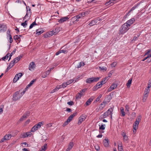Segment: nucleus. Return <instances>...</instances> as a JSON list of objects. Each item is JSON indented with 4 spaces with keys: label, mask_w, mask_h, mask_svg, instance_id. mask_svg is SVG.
I'll return each instance as SVG.
<instances>
[{
    "label": "nucleus",
    "mask_w": 151,
    "mask_h": 151,
    "mask_svg": "<svg viewBox=\"0 0 151 151\" xmlns=\"http://www.w3.org/2000/svg\"><path fill=\"white\" fill-rule=\"evenodd\" d=\"M129 27L126 23H124L122 25L120 28L119 34L120 35L124 34L129 30Z\"/></svg>",
    "instance_id": "obj_1"
},
{
    "label": "nucleus",
    "mask_w": 151,
    "mask_h": 151,
    "mask_svg": "<svg viewBox=\"0 0 151 151\" xmlns=\"http://www.w3.org/2000/svg\"><path fill=\"white\" fill-rule=\"evenodd\" d=\"M20 90L16 91L13 95V100L14 101H17L19 100L24 95L22 92L20 93Z\"/></svg>",
    "instance_id": "obj_2"
},
{
    "label": "nucleus",
    "mask_w": 151,
    "mask_h": 151,
    "mask_svg": "<svg viewBox=\"0 0 151 151\" xmlns=\"http://www.w3.org/2000/svg\"><path fill=\"white\" fill-rule=\"evenodd\" d=\"M141 120V117L139 116L136 119L133 126V132H135L136 130L137 129L139 122Z\"/></svg>",
    "instance_id": "obj_3"
},
{
    "label": "nucleus",
    "mask_w": 151,
    "mask_h": 151,
    "mask_svg": "<svg viewBox=\"0 0 151 151\" xmlns=\"http://www.w3.org/2000/svg\"><path fill=\"white\" fill-rule=\"evenodd\" d=\"M113 110V109L112 108L109 109L106 112L104 113L102 115V118L103 119L105 118L109 115H110L111 117L112 118Z\"/></svg>",
    "instance_id": "obj_4"
},
{
    "label": "nucleus",
    "mask_w": 151,
    "mask_h": 151,
    "mask_svg": "<svg viewBox=\"0 0 151 151\" xmlns=\"http://www.w3.org/2000/svg\"><path fill=\"white\" fill-rule=\"evenodd\" d=\"M100 79L99 77H92L91 78H89L86 79V82L87 83H91L94 82L98 81Z\"/></svg>",
    "instance_id": "obj_5"
},
{
    "label": "nucleus",
    "mask_w": 151,
    "mask_h": 151,
    "mask_svg": "<svg viewBox=\"0 0 151 151\" xmlns=\"http://www.w3.org/2000/svg\"><path fill=\"white\" fill-rule=\"evenodd\" d=\"M58 28H56L53 29L52 31L48 33L49 35H48V36L50 37L53 35H56L60 30Z\"/></svg>",
    "instance_id": "obj_6"
},
{
    "label": "nucleus",
    "mask_w": 151,
    "mask_h": 151,
    "mask_svg": "<svg viewBox=\"0 0 151 151\" xmlns=\"http://www.w3.org/2000/svg\"><path fill=\"white\" fill-rule=\"evenodd\" d=\"M86 117V116L85 115L83 114L81 115L79 118L78 124V125H80L83 121L85 120Z\"/></svg>",
    "instance_id": "obj_7"
},
{
    "label": "nucleus",
    "mask_w": 151,
    "mask_h": 151,
    "mask_svg": "<svg viewBox=\"0 0 151 151\" xmlns=\"http://www.w3.org/2000/svg\"><path fill=\"white\" fill-rule=\"evenodd\" d=\"M31 13L32 12H28L27 10V7L26 14L24 18V20L27 19L29 20V19L30 18Z\"/></svg>",
    "instance_id": "obj_8"
},
{
    "label": "nucleus",
    "mask_w": 151,
    "mask_h": 151,
    "mask_svg": "<svg viewBox=\"0 0 151 151\" xmlns=\"http://www.w3.org/2000/svg\"><path fill=\"white\" fill-rule=\"evenodd\" d=\"M22 76V74L21 73L17 74L13 79V82L14 83L16 82Z\"/></svg>",
    "instance_id": "obj_9"
},
{
    "label": "nucleus",
    "mask_w": 151,
    "mask_h": 151,
    "mask_svg": "<svg viewBox=\"0 0 151 151\" xmlns=\"http://www.w3.org/2000/svg\"><path fill=\"white\" fill-rule=\"evenodd\" d=\"M100 21V19L99 18H98L97 19H95L92 21L88 25L90 26H92L96 24L98 22V21Z\"/></svg>",
    "instance_id": "obj_10"
},
{
    "label": "nucleus",
    "mask_w": 151,
    "mask_h": 151,
    "mask_svg": "<svg viewBox=\"0 0 151 151\" xmlns=\"http://www.w3.org/2000/svg\"><path fill=\"white\" fill-rule=\"evenodd\" d=\"M135 19L132 18L129 20H128L126 23L130 27L131 25L134 23L135 21Z\"/></svg>",
    "instance_id": "obj_11"
},
{
    "label": "nucleus",
    "mask_w": 151,
    "mask_h": 151,
    "mask_svg": "<svg viewBox=\"0 0 151 151\" xmlns=\"http://www.w3.org/2000/svg\"><path fill=\"white\" fill-rule=\"evenodd\" d=\"M117 87V85L115 83H113L111 85L109 88L108 89V91L110 92L112 91L113 90L116 88Z\"/></svg>",
    "instance_id": "obj_12"
},
{
    "label": "nucleus",
    "mask_w": 151,
    "mask_h": 151,
    "mask_svg": "<svg viewBox=\"0 0 151 151\" xmlns=\"http://www.w3.org/2000/svg\"><path fill=\"white\" fill-rule=\"evenodd\" d=\"M35 65L33 62H31L29 65V69L30 70H34L35 68Z\"/></svg>",
    "instance_id": "obj_13"
},
{
    "label": "nucleus",
    "mask_w": 151,
    "mask_h": 151,
    "mask_svg": "<svg viewBox=\"0 0 151 151\" xmlns=\"http://www.w3.org/2000/svg\"><path fill=\"white\" fill-rule=\"evenodd\" d=\"M6 29V27L5 25L0 24V32L5 31Z\"/></svg>",
    "instance_id": "obj_14"
},
{
    "label": "nucleus",
    "mask_w": 151,
    "mask_h": 151,
    "mask_svg": "<svg viewBox=\"0 0 151 151\" xmlns=\"http://www.w3.org/2000/svg\"><path fill=\"white\" fill-rule=\"evenodd\" d=\"M73 146V142H70L68 146V148L65 151H70Z\"/></svg>",
    "instance_id": "obj_15"
},
{
    "label": "nucleus",
    "mask_w": 151,
    "mask_h": 151,
    "mask_svg": "<svg viewBox=\"0 0 151 151\" xmlns=\"http://www.w3.org/2000/svg\"><path fill=\"white\" fill-rule=\"evenodd\" d=\"M69 18V17H68V16H67L65 17H64L63 18L60 19L59 20V22L60 23H62L66 21Z\"/></svg>",
    "instance_id": "obj_16"
},
{
    "label": "nucleus",
    "mask_w": 151,
    "mask_h": 151,
    "mask_svg": "<svg viewBox=\"0 0 151 151\" xmlns=\"http://www.w3.org/2000/svg\"><path fill=\"white\" fill-rule=\"evenodd\" d=\"M44 30L41 29H39L36 30V34L39 35L44 32Z\"/></svg>",
    "instance_id": "obj_17"
},
{
    "label": "nucleus",
    "mask_w": 151,
    "mask_h": 151,
    "mask_svg": "<svg viewBox=\"0 0 151 151\" xmlns=\"http://www.w3.org/2000/svg\"><path fill=\"white\" fill-rule=\"evenodd\" d=\"M14 39L16 41V42H17V43L20 42V39L18 35H16L14 36Z\"/></svg>",
    "instance_id": "obj_18"
},
{
    "label": "nucleus",
    "mask_w": 151,
    "mask_h": 151,
    "mask_svg": "<svg viewBox=\"0 0 151 151\" xmlns=\"http://www.w3.org/2000/svg\"><path fill=\"white\" fill-rule=\"evenodd\" d=\"M109 140L107 139H105L104 140L103 144L105 147H107L109 146Z\"/></svg>",
    "instance_id": "obj_19"
},
{
    "label": "nucleus",
    "mask_w": 151,
    "mask_h": 151,
    "mask_svg": "<svg viewBox=\"0 0 151 151\" xmlns=\"http://www.w3.org/2000/svg\"><path fill=\"white\" fill-rule=\"evenodd\" d=\"M113 1V0H110L109 1H106L105 4L107 5H110V6H112L114 4Z\"/></svg>",
    "instance_id": "obj_20"
},
{
    "label": "nucleus",
    "mask_w": 151,
    "mask_h": 151,
    "mask_svg": "<svg viewBox=\"0 0 151 151\" xmlns=\"http://www.w3.org/2000/svg\"><path fill=\"white\" fill-rule=\"evenodd\" d=\"M93 100V99L91 98H90L88 99L86 102L85 104L87 106L89 105L91 101H92Z\"/></svg>",
    "instance_id": "obj_21"
},
{
    "label": "nucleus",
    "mask_w": 151,
    "mask_h": 151,
    "mask_svg": "<svg viewBox=\"0 0 151 151\" xmlns=\"http://www.w3.org/2000/svg\"><path fill=\"white\" fill-rule=\"evenodd\" d=\"M38 129H39L38 127L36 125H35L32 128L31 130V131L32 132H34L37 130Z\"/></svg>",
    "instance_id": "obj_22"
},
{
    "label": "nucleus",
    "mask_w": 151,
    "mask_h": 151,
    "mask_svg": "<svg viewBox=\"0 0 151 151\" xmlns=\"http://www.w3.org/2000/svg\"><path fill=\"white\" fill-rule=\"evenodd\" d=\"M12 137L11 134H6L4 136V139H5L6 140H9Z\"/></svg>",
    "instance_id": "obj_23"
},
{
    "label": "nucleus",
    "mask_w": 151,
    "mask_h": 151,
    "mask_svg": "<svg viewBox=\"0 0 151 151\" xmlns=\"http://www.w3.org/2000/svg\"><path fill=\"white\" fill-rule=\"evenodd\" d=\"M132 81V78H130L128 81V82L127 83V87L129 88L130 86V85L131 84Z\"/></svg>",
    "instance_id": "obj_24"
},
{
    "label": "nucleus",
    "mask_w": 151,
    "mask_h": 151,
    "mask_svg": "<svg viewBox=\"0 0 151 151\" xmlns=\"http://www.w3.org/2000/svg\"><path fill=\"white\" fill-rule=\"evenodd\" d=\"M120 112L121 114H122V116H124L126 114L123 107H121L120 108Z\"/></svg>",
    "instance_id": "obj_25"
},
{
    "label": "nucleus",
    "mask_w": 151,
    "mask_h": 151,
    "mask_svg": "<svg viewBox=\"0 0 151 151\" xmlns=\"http://www.w3.org/2000/svg\"><path fill=\"white\" fill-rule=\"evenodd\" d=\"M29 112L28 111L26 112V113H25L23 116H23V117H24L25 118V119H26L28 116H29Z\"/></svg>",
    "instance_id": "obj_26"
},
{
    "label": "nucleus",
    "mask_w": 151,
    "mask_h": 151,
    "mask_svg": "<svg viewBox=\"0 0 151 151\" xmlns=\"http://www.w3.org/2000/svg\"><path fill=\"white\" fill-rule=\"evenodd\" d=\"M137 7V6H133V7L131 9H130L129 11L128 12L127 14L126 15H125V16H127L128 15H129V14L132 11L134 10L135 9V8H136Z\"/></svg>",
    "instance_id": "obj_27"
},
{
    "label": "nucleus",
    "mask_w": 151,
    "mask_h": 151,
    "mask_svg": "<svg viewBox=\"0 0 151 151\" xmlns=\"http://www.w3.org/2000/svg\"><path fill=\"white\" fill-rule=\"evenodd\" d=\"M23 55H20L18 57L15 58L14 60H16V63H17L19 61L21 58L22 57Z\"/></svg>",
    "instance_id": "obj_28"
},
{
    "label": "nucleus",
    "mask_w": 151,
    "mask_h": 151,
    "mask_svg": "<svg viewBox=\"0 0 151 151\" xmlns=\"http://www.w3.org/2000/svg\"><path fill=\"white\" fill-rule=\"evenodd\" d=\"M16 63V60H13L11 62L9 65L12 67Z\"/></svg>",
    "instance_id": "obj_29"
},
{
    "label": "nucleus",
    "mask_w": 151,
    "mask_h": 151,
    "mask_svg": "<svg viewBox=\"0 0 151 151\" xmlns=\"http://www.w3.org/2000/svg\"><path fill=\"white\" fill-rule=\"evenodd\" d=\"M71 21L73 23L76 21H78L79 20H78L76 17L74 16L71 19Z\"/></svg>",
    "instance_id": "obj_30"
},
{
    "label": "nucleus",
    "mask_w": 151,
    "mask_h": 151,
    "mask_svg": "<svg viewBox=\"0 0 151 151\" xmlns=\"http://www.w3.org/2000/svg\"><path fill=\"white\" fill-rule=\"evenodd\" d=\"M9 55H10V53H8L5 56L1 58L2 60L5 61L6 59H7L9 58Z\"/></svg>",
    "instance_id": "obj_31"
},
{
    "label": "nucleus",
    "mask_w": 151,
    "mask_h": 151,
    "mask_svg": "<svg viewBox=\"0 0 151 151\" xmlns=\"http://www.w3.org/2000/svg\"><path fill=\"white\" fill-rule=\"evenodd\" d=\"M85 64L84 62H80L79 64L77 65V67L78 68H80L82 66H83Z\"/></svg>",
    "instance_id": "obj_32"
},
{
    "label": "nucleus",
    "mask_w": 151,
    "mask_h": 151,
    "mask_svg": "<svg viewBox=\"0 0 151 151\" xmlns=\"http://www.w3.org/2000/svg\"><path fill=\"white\" fill-rule=\"evenodd\" d=\"M36 81L35 79H34L29 84L27 85V87H30L33 84V83Z\"/></svg>",
    "instance_id": "obj_33"
},
{
    "label": "nucleus",
    "mask_w": 151,
    "mask_h": 151,
    "mask_svg": "<svg viewBox=\"0 0 151 151\" xmlns=\"http://www.w3.org/2000/svg\"><path fill=\"white\" fill-rule=\"evenodd\" d=\"M123 141L125 142H127L128 140V137L126 135L123 137Z\"/></svg>",
    "instance_id": "obj_34"
},
{
    "label": "nucleus",
    "mask_w": 151,
    "mask_h": 151,
    "mask_svg": "<svg viewBox=\"0 0 151 151\" xmlns=\"http://www.w3.org/2000/svg\"><path fill=\"white\" fill-rule=\"evenodd\" d=\"M99 68L100 70H103L104 71H106L107 70V68L105 67H99Z\"/></svg>",
    "instance_id": "obj_35"
},
{
    "label": "nucleus",
    "mask_w": 151,
    "mask_h": 151,
    "mask_svg": "<svg viewBox=\"0 0 151 151\" xmlns=\"http://www.w3.org/2000/svg\"><path fill=\"white\" fill-rule=\"evenodd\" d=\"M27 20H26L24 22L22 23H21V25L23 26L24 27H25L27 25Z\"/></svg>",
    "instance_id": "obj_36"
},
{
    "label": "nucleus",
    "mask_w": 151,
    "mask_h": 151,
    "mask_svg": "<svg viewBox=\"0 0 151 151\" xmlns=\"http://www.w3.org/2000/svg\"><path fill=\"white\" fill-rule=\"evenodd\" d=\"M105 124H102L101 126L99 127V129L100 130H104L105 129Z\"/></svg>",
    "instance_id": "obj_37"
},
{
    "label": "nucleus",
    "mask_w": 151,
    "mask_h": 151,
    "mask_svg": "<svg viewBox=\"0 0 151 151\" xmlns=\"http://www.w3.org/2000/svg\"><path fill=\"white\" fill-rule=\"evenodd\" d=\"M107 78H108V77L105 78L102 80L101 81L103 84L105 83L106 82L107 80H106Z\"/></svg>",
    "instance_id": "obj_38"
},
{
    "label": "nucleus",
    "mask_w": 151,
    "mask_h": 151,
    "mask_svg": "<svg viewBox=\"0 0 151 151\" xmlns=\"http://www.w3.org/2000/svg\"><path fill=\"white\" fill-rule=\"evenodd\" d=\"M39 128H40L42 125H43L42 122H39L37 124H36Z\"/></svg>",
    "instance_id": "obj_39"
},
{
    "label": "nucleus",
    "mask_w": 151,
    "mask_h": 151,
    "mask_svg": "<svg viewBox=\"0 0 151 151\" xmlns=\"http://www.w3.org/2000/svg\"><path fill=\"white\" fill-rule=\"evenodd\" d=\"M82 95L80 94L79 93H78L76 95V98L77 99H80L81 98Z\"/></svg>",
    "instance_id": "obj_40"
},
{
    "label": "nucleus",
    "mask_w": 151,
    "mask_h": 151,
    "mask_svg": "<svg viewBox=\"0 0 151 151\" xmlns=\"http://www.w3.org/2000/svg\"><path fill=\"white\" fill-rule=\"evenodd\" d=\"M73 80L72 79L68 81L67 82H66V83H67V84L68 85L70 84V83H71L72 82H73Z\"/></svg>",
    "instance_id": "obj_41"
},
{
    "label": "nucleus",
    "mask_w": 151,
    "mask_h": 151,
    "mask_svg": "<svg viewBox=\"0 0 151 151\" xmlns=\"http://www.w3.org/2000/svg\"><path fill=\"white\" fill-rule=\"evenodd\" d=\"M86 91V89H82L81 90L79 93L80 94L82 95V96L83 95V93H84Z\"/></svg>",
    "instance_id": "obj_42"
},
{
    "label": "nucleus",
    "mask_w": 151,
    "mask_h": 151,
    "mask_svg": "<svg viewBox=\"0 0 151 151\" xmlns=\"http://www.w3.org/2000/svg\"><path fill=\"white\" fill-rule=\"evenodd\" d=\"M103 85V84H102V83L101 82H99L96 85L98 86L99 88H100Z\"/></svg>",
    "instance_id": "obj_43"
},
{
    "label": "nucleus",
    "mask_w": 151,
    "mask_h": 151,
    "mask_svg": "<svg viewBox=\"0 0 151 151\" xmlns=\"http://www.w3.org/2000/svg\"><path fill=\"white\" fill-rule=\"evenodd\" d=\"M9 42L10 43H12L13 42V40L10 34L9 35Z\"/></svg>",
    "instance_id": "obj_44"
},
{
    "label": "nucleus",
    "mask_w": 151,
    "mask_h": 151,
    "mask_svg": "<svg viewBox=\"0 0 151 151\" xmlns=\"http://www.w3.org/2000/svg\"><path fill=\"white\" fill-rule=\"evenodd\" d=\"M129 107L128 105H126L125 106V111H129Z\"/></svg>",
    "instance_id": "obj_45"
},
{
    "label": "nucleus",
    "mask_w": 151,
    "mask_h": 151,
    "mask_svg": "<svg viewBox=\"0 0 151 151\" xmlns=\"http://www.w3.org/2000/svg\"><path fill=\"white\" fill-rule=\"evenodd\" d=\"M77 114V113L76 112H75L73 114L70 115L69 116L70 117V118L73 119V117L75 116Z\"/></svg>",
    "instance_id": "obj_46"
},
{
    "label": "nucleus",
    "mask_w": 151,
    "mask_h": 151,
    "mask_svg": "<svg viewBox=\"0 0 151 151\" xmlns=\"http://www.w3.org/2000/svg\"><path fill=\"white\" fill-rule=\"evenodd\" d=\"M106 101H104L101 104V105L103 106L102 108H104L105 106V105L106 104Z\"/></svg>",
    "instance_id": "obj_47"
},
{
    "label": "nucleus",
    "mask_w": 151,
    "mask_h": 151,
    "mask_svg": "<svg viewBox=\"0 0 151 151\" xmlns=\"http://www.w3.org/2000/svg\"><path fill=\"white\" fill-rule=\"evenodd\" d=\"M148 93H144V95L143 96V98L147 99V96H148Z\"/></svg>",
    "instance_id": "obj_48"
},
{
    "label": "nucleus",
    "mask_w": 151,
    "mask_h": 151,
    "mask_svg": "<svg viewBox=\"0 0 151 151\" xmlns=\"http://www.w3.org/2000/svg\"><path fill=\"white\" fill-rule=\"evenodd\" d=\"M150 89L149 88H145V90L144 93H146L148 94L150 92Z\"/></svg>",
    "instance_id": "obj_49"
},
{
    "label": "nucleus",
    "mask_w": 151,
    "mask_h": 151,
    "mask_svg": "<svg viewBox=\"0 0 151 151\" xmlns=\"http://www.w3.org/2000/svg\"><path fill=\"white\" fill-rule=\"evenodd\" d=\"M117 65V63L116 62H114L111 64V66L113 67H115Z\"/></svg>",
    "instance_id": "obj_50"
},
{
    "label": "nucleus",
    "mask_w": 151,
    "mask_h": 151,
    "mask_svg": "<svg viewBox=\"0 0 151 151\" xmlns=\"http://www.w3.org/2000/svg\"><path fill=\"white\" fill-rule=\"evenodd\" d=\"M69 123V122L67 121V120L64 123V124H63V127H65V126H66V125H67L68 124V123Z\"/></svg>",
    "instance_id": "obj_51"
},
{
    "label": "nucleus",
    "mask_w": 151,
    "mask_h": 151,
    "mask_svg": "<svg viewBox=\"0 0 151 151\" xmlns=\"http://www.w3.org/2000/svg\"><path fill=\"white\" fill-rule=\"evenodd\" d=\"M67 104L69 105H72L74 104V103L73 101H71L67 102Z\"/></svg>",
    "instance_id": "obj_52"
},
{
    "label": "nucleus",
    "mask_w": 151,
    "mask_h": 151,
    "mask_svg": "<svg viewBox=\"0 0 151 151\" xmlns=\"http://www.w3.org/2000/svg\"><path fill=\"white\" fill-rule=\"evenodd\" d=\"M26 134H27V137H30L32 135V133L30 132H26Z\"/></svg>",
    "instance_id": "obj_53"
},
{
    "label": "nucleus",
    "mask_w": 151,
    "mask_h": 151,
    "mask_svg": "<svg viewBox=\"0 0 151 151\" xmlns=\"http://www.w3.org/2000/svg\"><path fill=\"white\" fill-rule=\"evenodd\" d=\"M151 51V49H149L146 51L145 54V55H146L150 53V51Z\"/></svg>",
    "instance_id": "obj_54"
},
{
    "label": "nucleus",
    "mask_w": 151,
    "mask_h": 151,
    "mask_svg": "<svg viewBox=\"0 0 151 151\" xmlns=\"http://www.w3.org/2000/svg\"><path fill=\"white\" fill-rule=\"evenodd\" d=\"M29 87H27V86H26V88L24 90L23 92H22V93L24 94L25 93V92L27 91V89H28Z\"/></svg>",
    "instance_id": "obj_55"
},
{
    "label": "nucleus",
    "mask_w": 151,
    "mask_h": 151,
    "mask_svg": "<svg viewBox=\"0 0 151 151\" xmlns=\"http://www.w3.org/2000/svg\"><path fill=\"white\" fill-rule=\"evenodd\" d=\"M121 135H122L123 137L126 136V133L124 131H123L121 133Z\"/></svg>",
    "instance_id": "obj_56"
},
{
    "label": "nucleus",
    "mask_w": 151,
    "mask_h": 151,
    "mask_svg": "<svg viewBox=\"0 0 151 151\" xmlns=\"http://www.w3.org/2000/svg\"><path fill=\"white\" fill-rule=\"evenodd\" d=\"M99 88V87L98 86L96 85L94 86L93 87V90L94 91H95L98 89V88Z\"/></svg>",
    "instance_id": "obj_57"
},
{
    "label": "nucleus",
    "mask_w": 151,
    "mask_h": 151,
    "mask_svg": "<svg viewBox=\"0 0 151 151\" xmlns=\"http://www.w3.org/2000/svg\"><path fill=\"white\" fill-rule=\"evenodd\" d=\"M76 17V18H77L78 20V19H80L81 17V14H80L78 15H76V16H75Z\"/></svg>",
    "instance_id": "obj_58"
},
{
    "label": "nucleus",
    "mask_w": 151,
    "mask_h": 151,
    "mask_svg": "<svg viewBox=\"0 0 151 151\" xmlns=\"http://www.w3.org/2000/svg\"><path fill=\"white\" fill-rule=\"evenodd\" d=\"M11 68H12V67H11V66H9H9L7 67V68L5 70V72H7L8 71V70H9Z\"/></svg>",
    "instance_id": "obj_59"
},
{
    "label": "nucleus",
    "mask_w": 151,
    "mask_h": 151,
    "mask_svg": "<svg viewBox=\"0 0 151 151\" xmlns=\"http://www.w3.org/2000/svg\"><path fill=\"white\" fill-rule=\"evenodd\" d=\"M138 37H139L138 36L137 37L136 36L134 37L133 40H132V41H135L137 39Z\"/></svg>",
    "instance_id": "obj_60"
},
{
    "label": "nucleus",
    "mask_w": 151,
    "mask_h": 151,
    "mask_svg": "<svg viewBox=\"0 0 151 151\" xmlns=\"http://www.w3.org/2000/svg\"><path fill=\"white\" fill-rule=\"evenodd\" d=\"M118 150L119 151H122L123 150L122 146H119Z\"/></svg>",
    "instance_id": "obj_61"
},
{
    "label": "nucleus",
    "mask_w": 151,
    "mask_h": 151,
    "mask_svg": "<svg viewBox=\"0 0 151 151\" xmlns=\"http://www.w3.org/2000/svg\"><path fill=\"white\" fill-rule=\"evenodd\" d=\"M68 85L67 84V83H64L62 84V88L63 87H66Z\"/></svg>",
    "instance_id": "obj_62"
},
{
    "label": "nucleus",
    "mask_w": 151,
    "mask_h": 151,
    "mask_svg": "<svg viewBox=\"0 0 151 151\" xmlns=\"http://www.w3.org/2000/svg\"><path fill=\"white\" fill-rule=\"evenodd\" d=\"M47 76V75L46 74V73H44L42 74V77L43 78H45Z\"/></svg>",
    "instance_id": "obj_63"
},
{
    "label": "nucleus",
    "mask_w": 151,
    "mask_h": 151,
    "mask_svg": "<svg viewBox=\"0 0 151 151\" xmlns=\"http://www.w3.org/2000/svg\"><path fill=\"white\" fill-rule=\"evenodd\" d=\"M73 119L72 118H71L70 117V116H69L67 119V121H68L69 122H70Z\"/></svg>",
    "instance_id": "obj_64"
}]
</instances>
